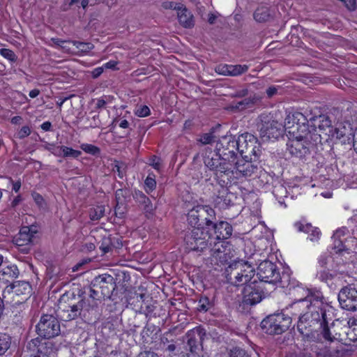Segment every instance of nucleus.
<instances>
[{
    "label": "nucleus",
    "mask_w": 357,
    "mask_h": 357,
    "mask_svg": "<svg viewBox=\"0 0 357 357\" xmlns=\"http://www.w3.org/2000/svg\"><path fill=\"white\" fill-rule=\"evenodd\" d=\"M307 295L292 303L291 307L301 311L297 329L305 342H310L321 335L326 342L342 340V335L335 328L340 324L333 321L329 324L328 315L324 309V296L319 291L307 289Z\"/></svg>",
    "instance_id": "nucleus-1"
},
{
    "label": "nucleus",
    "mask_w": 357,
    "mask_h": 357,
    "mask_svg": "<svg viewBox=\"0 0 357 357\" xmlns=\"http://www.w3.org/2000/svg\"><path fill=\"white\" fill-rule=\"evenodd\" d=\"M284 128L293 139L321 142V135L316 133L315 127L310 128L306 117L301 112L288 114L284 120Z\"/></svg>",
    "instance_id": "nucleus-2"
},
{
    "label": "nucleus",
    "mask_w": 357,
    "mask_h": 357,
    "mask_svg": "<svg viewBox=\"0 0 357 357\" xmlns=\"http://www.w3.org/2000/svg\"><path fill=\"white\" fill-rule=\"evenodd\" d=\"M255 268L248 261L234 260L226 267L225 278L228 283L236 286L248 284L255 275Z\"/></svg>",
    "instance_id": "nucleus-3"
},
{
    "label": "nucleus",
    "mask_w": 357,
    "mask_h": 357,
    "mask_svg": "<svg viewBox=\"0 0 357 357\" xmlns=\"http://www.w3.org/2000/svg\"><path fill=\"white\" fill-rule=\"evenodd\" d=\"M89 312V303L83 298L80 299L77 304L67 303L61 298L56 310L58 318L63 321H71L79 316L85 322H87Z\"/></svg>",
    "instance_id": "nucleus-4"
},
{
    "label": "nucleus",
    "mask_w": 357,
    "mask_h": 357,
    "mask_svg": "<svg viewBox=\"0 0 357 357\" xmlns=\"http://www.w3.org/2000/svg\"><path fill=\"white\" fill-rule=\"evenodd\" d=\"M204 163L210 170L214 172L220 185H228L231 183V178L234 174L231 163L222 160V158L217 154L215 158L205 156Z\"/></svg>",
    "instance_id": "nucleus-5"
},
{
    "label": "nucleus",
    "mask_w": 357,
    "mask_h": 357,
    "mask_svg": "<svg viewBox=\"0 0 357 357\" xmlns=\"http://www.w3.org/2000/svg\"><path fill=\"white\" fill-rule=\"evenodd\" d=\"M213 238L210 229L193 228L185 236L186 248L189 250L203 252L212 245Z\"/></svg>",
    "instance_id": "nucleus-6"
},
{
    "label": "nucleus",
    "mask_w": 357,
    "mask_h": 357,
    "mask_svg": "<svg viewBox=\"0 0 357 357\" xmlns=\"http://www.w3.org/2000/svg\"><path fill=\"white\" fill-rule=\"evenodd\" d=\"M215 220V211L208 206H197L188 214L189 224L193 227H202L211 229L213 222Z\"/></svg>",
    "instance_id": "nucleus-7"
},
{
    "label": "nucleus",
    "mask_w": 357,
    "mask_h": 357,
    "mask_svg": "<svg viewBox=\"0 0 357 357\" xmlns=\"http://www.w3.org/2000/svg\"><path fill=\"white\" fill-rule=\"evenodd\" d=\"M291 324V318L283 313L270 314L261 322L262 331L271 335H280L287 331Z\"/></svg>",
    "instance_id": "nucleus-8"
},
{
    "label": "nucleus",
    "mask_w": 357,
    "mask_h": 357,
    "mask_svg": "<svg viewBox=\"0 0 357 357\" xmlns=\"http://www.w3.org/2000/svg\"><path fill=\"white\" fill-rule=\"evenodd\" d=\"M238 152L244 159L256 161L261 154L260 144L255 136L248 132L241 135L238 139Z\"/></svg>",
    "instance_id": "nucleus-9"
},
{
    "label": "nucleus",
    "mask_w": 357,
    "mask_h": 357,
    "mask_svg": "<svg viewBox=\"0 0 357 357\" xmlns=\"http://www.w3.org/2000/svg\"><path fill=\"white\" fill-rule=\"evenodd\" d=\"M91 297L96 300H101L105 297H110L115 289L114 278L107 274L95 277L91 282Z\"/></svg>",
    "instance_id": "nucleus-10"
},
{
    "label": "nucleus",
    "mask_w": 357,
    "mask_h": 357,
    "mask_svg": "<svg viewBox=\"0 0 357 357\" xmlns=\"http://www.w3.org/2000/svg\"><path fill=\"white\" fill-rule=\"evenodd\" d=\"M215 151L217 155L227 162H234L238 152V142L232 135L222 136L216 143Z\"/></svg>",
    "instance_id": "nucleus-11"
},
{
    "label": "nucleus",
    "mask_w": 357,
    "mask_h": 357,
    "mask_svg": "<svg viewBox=\"0 0 357 357\" xmlns=\"http://www.w3.org/2000/svg\"><path fill=\"white\" fill-rule=\"evenodd\" d=\"M37 333L47 340L60 334L61 327L57 318L52 314H43L36 326Z\"/></svg>",
    "instance_id": "nucleus-12"
},
{
    "label": "nucleus",
    "mask_w": 357,
    "mask_h": 357,
    "mask_svg": "<svg viewBox=\"0 0 357 357\" xmlns=\"http://www.w3.org/2000/svg\"><path fill=\"white\" fill-rule=\"evenodd\" d=\"M264 298L263 287H261L260 283L254 281L243 287L240 305L245 309L260 303Z\"/></svg>",
    "instance_id": "nucleus-13"
},
{
    "label": "nucleus",
    "mask_w": 357,
    "mask_h": 357,
    "mask_svg": "<svg viewBox=\"0 0 357 357\" xmlns=\"http://www.w3.org/2000/svg\"><path fill=\"white\" fill-rule=\"evenodd\" d=\"M31 287L28 282L15 281L7 285L3 291V297L8 294L15 304L23 303L29 297Z\"/></svg>",
    "instance_id": "nucleus-14"
},
{
    "label": "nucleus",
    "mask_w": 357,
    "mask_h": 357,
    "mask_svg": "<svg viewBox=\"0 0 357 357\" xmlns=\"http://www.w3.org/2000/svg\"><path fill=\"white\" fill-rule=\"evenodd\" d=\"M340 256L335 257L321 256L318 259L319 268L317 271L316 278L322 282L328 283L333 280L337 275L336 266L333 262L338 259Z\"/></svg>",
    "instance_id": "nucleus-15"
},
{
    "label": "nucleus",
    "mask_w": 357,
    "mask_h": 357,
    "mask_svg": "<svg viewBox=\"0 0 357 357\" xmlns=\"http://www.w3.org/2000/svg\"><path fill=\"white\" fill-rule=\"evenodd\" d=\"M332 342H326L324 337L320 335L317 340H313L308 342L306 347H309L310 350L314 352L317 357H343L345 351L343 349L331 350L328 347V344Z\"/></svg>",
    "instance_id": "nucleus-16"
},
{
    "label": "nucleus",
    "mask_w": 357,
    "mask_h": 357,
    "mask_svg": "<svg viewBox=\"0 0 357 357\" xmlns=\"http://www.w3.org/2000/svg\"><path fill=\"white\" fill-rule=\"evenodd\" d=\"M268 116H261V125L258 126L260 137L266 140L278 139L283 135L284 125L275 120H266Z\"/></svg>",
    "instance_id": "nucleus-17"
},
{
    "label": "nucleus",
    "mask_w": 357,
    "mask_h": 357,
    "mask_svg": "<svg viewBox=\"0 0 357 357\" xmlns=\"http://www.w3.org/2000/svg\"><path fill=\"white\" fill-rule=\"evenodd\" d=\"M338 301L342 309L357 310V285L351 284L342 287L338 294Z\"/></svg>",
    "instance_id": "nucleus-18"
},
{
    "label": "nucleus",
    "mask_w": 357,
    "mask_h": 357,
    "mask_svg": "<svg viewBox=\"0 0 357 357\" xmlns=\"http://www.w3.org/2000/svg\"><path fill=\"white\" fill-rule=\"evenodd\" d=\"M26 349L31 353L30 357H51L54 353V344L51 341L36 337L26 344Z\"/></svg>",
    "instance_id": "nucleus-19"
},
{
    "label": "nucleus",
    "mask_w": 357,
    "mask_h": 357,
    "mask_svg": "<svg viewBox=\"0 0 357 357\" xmlns=\"http://www.w3.org/2000/svg\"><path fill=\"white\" fill-rule=\"evenodd\" d=\"M317 143L313 141L292 139L287 144V149L291 155L304 159L310 155Z\"/></svg>",
    "instance_id": "nucleus-20"
},
{
    "label": "nucleus",
    "mask_w": 357,
    "mask_h": 357,
    "mask_svg": "<svg viewBox=\"0 0 357 357\" xmlns=\"http://www.w3.org/2000/svg\"><path fill=\"white\" fill-rule=\"evenodd\" d=\"M259 279L264 282L276 284L280 277L277 265L268 260L261 262L257 268Z\"/></svg>",
    "instance_id": "nucleus-21"
},
{
    "label": "nucleus",
    "mask_w": 357,
    "mask_h": 357,
    "mask_svg": "<svg viewBox=\"0 0 357 357\" xmlns=\"http://www.w3.org/2000/svg\"><path fill=\"white\" fill-rule=\"evenodd\" d=\"M331 139H337L344 144H351L354 140V133L350 124H337L333 129L331 134H329Z\"/></svg>",
    "instance_id": "nucleus-22"
},
{
    "label": "nucleus",
    "mask_w": 357,
    "mask_h": 357,
    "mask_svg": "<svg viewBox=\"0 0 357 357\" xmlns=\"http://www.w3.org/2000/svg\"><path fill=\"white\" fill-rule=\"evenodd\" d=\"M248 69V65L220 64L215 68V72L225 76L236 77L246 73Z\"/></svg>",
    "instance_id": "nucleus-23"
},
{
    "label": "nucleus",
    "mask_w": 357,
    "mask_h": 357,
    "mask_svg": "<svg viewBox=\"0 0 357 357\" xmlns=\"http://www.w3.org/2000/svg\"><path fill=\"white\" fill-rule=\"evenodd\" d=\"M235 165L236 173L243 176H252L257 173L259 169L258 165L252 163L250 159H244L232 162V165Z\"/></svg>",
    "instance_id": "nucleus-24"
},
{
    "label": "nucleus",
    "mask_w": 357,
    "mask_h": 357,
    "mask_svg": "<svg viewBox=\"0 0 357 357\" xmlns=\"http://www.w3.org/2000/svg\"><path fill=\"white\" fill-rule=\"evenodd\" d=\"M347 231L348 230L346 227L340 228L335 231L332 237L334 241L333 249L335 250V255L340 257L350 254L349 249L345 247L341 239L342 237L345 236Z\"/></svg>",
    "instance_id": "nucleus-25"
},
{
    "label": "nucleus",
    "mask_w": 357,
    "mask_h": 357,
    "mask_svg": "<svg viewBox=\"0 0 357 357\" xmlns=\"http://www.w3.org/2000/svg\"><path fill=\"white\" fill-rule=\"evenodd\" d=\"M211 227L214 231L215 236H213V240L225 241L229 238L232 234V227L227 222L221 221L216 224L213 222Z\"/></svg>",
    "instance_id": "nucleus-26"
},
{
    "label": "nucleus",
    "mask_w": 357,
    "mask_h": 357,
    "mask_svg": "<svg viewBox=\"0 0 357 357\" xmlns=\"http://www.w3.org/2000/svg\"><path fill=\"white\" fill-rule=\"evenodd\" d=\"M276 11L274 8L266 6H259L253 14V17L259 23H264L275 17Z\"/></svg>",
    "instance_id": "nucleus-27"
},
{
    "label": "nucleus",
    "mask_w": 357,
    "mask_h": 357,
    "mask_svg": "<svg viewBox=\"0 0 357 357\" xmlns=\"http://www.w3.org/2000/svg\"><path fill=\"white\" fill-rule=\"evenodd\" d=\"M220 185V189L218 190L214 202L220 208H225L233 204L232 198L234 197V195L229 191L227 188V185Z\"/></svg>",
    "instance_id": "nucleus-28"
},
{
    "label": "nucleus",
    "mask_w": 357,
    "mask_h": 357,
    "mask_svg": "<svg viewBox=\"0 0 357 357\" xmlns=\"http://www.w3.org/2000/svg\"><path fill=\"white\" fill-rule=\"evenodd\" d=\"M36 233V231L29 227H23L14 238V242L19 247L28 245L33 242Z\"/></svg>",
    "instance_id": "nucleus-29"
},
{
    "label": "nucleus",
    "mask_w": 357,
    "mask_h": 357,
    "mask_svg": "<svg viewBox=\"0 0 357 357\" xmlns=\"http://www.w3.org/2000/svg\"><path fill=\"white\" fill-rule=\"evenodd\" d=\"M20 275L17 266L11 265L2 268L0 270V281L4 284L13 283L14 280Z\"/></svg>",
    "instance_id": "nucleus-30"
},
{
    "label": "nucleus",
    "mask_w": 357,
    "mask_h": 357,
    "mask_svg": "<svg viewBox=\"0 0 357 357\" xmlns=\"http://www.w3.org/2000/svg\"><path fill=\"white\" fill-rule=\"evenodd\" d=\"M177 16L178 22L185 29H190L195 26L194 16L184 5H183L182 8L178 10Z\"/></svg>",
    "instance_id": "nucleus-31"
},
{
    "label": "nucleus",
    "mask_w": 357,
    "mask_h": 357,
    "mask_svg": "<svg viewBox=\"0 0 357 357\" xmlns=\"http://www.w3.org/2000/svg\"><path fill=\"white\" fill-rule=\"evenodd\" d=\"M132 197L136 202L142 205L146 213H152L155 207L150 199L141 190H135L132 193Z\"/></svg>",
    "instance_id": "nucleus-32"
},
{
    "label": "nucleus",
    "mask_w": 357,
    "mask_h": 357,
    "mask_svg": "<svg viewBox=\"0 0 357 357\" xmlns=\"http://www.w3.org/2000/svg\"><path fill=\"white\" fill-rule=\"evenodd\" d=\"M99 201L97 204H93V208H91V220H97L100 219L105 213V194L103 191L100 192L98 195Z\"/></svg>",
    "instance_id": "nucleus-33"
},
{
    "label": "nucleus",
    "mask_w": 357,
    "mask_h": 357,
    "mask_svg": "<svg viewBox=\"0 0 357 357\" xmlns=\"http://www.w3.org/2000/svg\"><path fill=\"white\" fill-rule=\"evenodd\" d=\"M295 227L298 231L307 234L311 241H316L320 238V230L317 227H312L311 224L303 225L301 222H296Z\"/></svg>",
    "instance_id": "nucleus-34"
},
{
    "label": "nucleus",
    "mask_w": 357,
    "mask_h": 357,
    "mask_svg": "<svg viewBox=\"0 0 357 357\" xmlns=\"http://www.w3.org/2000/svg\"><path fill=\"white\" fill-rule=\"evenodd\" d=\"M335 323H339L340 324V328H335V330L343 335L341 340H348L351 342L357 341V326L354 328H350L349 326L342 327V324L340 321H336Z\"/></svg>",
    "instance_id": "nucleus-35"
},
{
    "label": "nucleus",
    "mask_w": 357,
    "mask_h": 357,
    "mask_svg": "<svg viewBox=\"0 0 357 357\" xmlns=\"http://www.w3.org/2000/svg\"><path fill=\"white\" fill-rule=\"evenodd\" d=\"M229 243L223 240H213L212 245L208 248L211 255L218 259L229 245Z\"/></svg>",
    "instance_id": "nucleus-36"
},
{
    "label": "nucleus",
    "mask_w": 357,
    "mask_h": 357,
    "mask_svg": "<svg viewBox=\"0 0 357 357\" xmlns=\"http://www.w3.org/2000/svg\"><path fill=\"white\" fill-rule=\"evenodd\" d=\"M112 240L113 239L109 236H103L101 241L97 242L96 245L91 241V250L98 246L99 249L102 250V254L107 253L114 248Z\"/></svg>",
    "instance_id": "nucleus-37"
},
{
    "label": "nucleus",
    "mask_w": 357,
    "mask_h": 357,
    "mask_svg": "<svg viewBox=\"0 0 357 357\" xmlns=\"http://www.w3.org/2000/svg\"><path fill=\"white\" fill-rule=\"evenodd\" d=\"M319 130L329 137V134H331L334 127L332 125V121L328 116L321 115L319 118Z\"/></svg>",
    "instance_id": "nucleus-38"
},
{
    "label": "nucleus",
    "mask_w": 357,
    "mask_h": 357,
    "mask_svg": "<svg viewBox=\"0 0 357 357\" xmlns=\"http://www.w3.org/2000/svg\"><path fill=\"white\" fill-rule=\"evenodd\" d=\"M254 98H246L241 101L232 102L229 108L233 111H242L252 107L255 104Z\"/></svg>",
    "instance_id": "nucleus-39"
},
{
    "label": "nucleus",
    "mask_w": 357,
    "mask_h": 357,
    "mask_svg": "<svg viewBox=\"0 0 357 357\" xmlns=\"http://www.w3.org/2000/svg\"><path fill=\"white\" fill-rule=\"evenodd\" d=\"M188 337L187 345L189 351L194 355H199L202 351V344L198 342L193 335H186Z\"/></svg>",
    "instance_id": "nucleus-40"
},
{
    "label": "nucleus",
    "mask_w": 357,
    "mask_h": 357,
    "mask_svg": "<svg viewBox=\"0 0 357 357\" xmlns=\"http://www.w3.org/2000/svg\"><path fill=\"white\" fill-rule=\"evenodd\" d=\"M295 281L291 280V277L289 273L282 272V274L280 273V277L276 284H278L282 288H287L291 290L292 288L295 287Z\"/></svg>",
    "instance_id": "nucleus-41"
},
{
    "label": "nucleus",
    "mask_w": 357,
    "mask_h": 357,
    "mask_svg": "<svg viewBox=\"0 0 357 357\" xmlns=\"http://www.w3.org/2000/svg\"><path fill=\"white\" fill-rule=\"evenodd\" d=\"M130 196V192L128 188H119L115 192L116 202L119 204H126Z\"/></svg>",
    "instance_id": "nucleus-42"
},
{
    "label": "nucleus",
    "mask_w": 357,
    "mask_h": 357,
    "mask_svg": "<svg viewBox=\"0 0 357 357\" xmlns=\"http://www.w3.org/2000/svg\"><path fill=\"white\" fill-rule=\"evenodd\" d=\"M196 335L199 337V342L201 343L207 338L206 330L202 326H197L186 333V335H193L194 337H195Z\"/></svg>",
    "instance_id": "nucleus-43"
},
{
    "label": "nucleus",
    "mask_w": 357,
    "mask_h": 357,
    "mask_svg": "<svg viewBox=\"0 0 357 357\" xmlns=\"http://www.w3.org/2000/svg\"><path fill=\"white\" fill-rule=\"evenodd\" d=\"M10 337L8 335L0 333V356L4 354L10 348Z\"/></svg>",
    "instance_id": "nucleus-44"
},
{
    "label": "nucleus",
    "mask_w": 357,
    "mask_h": 357,
    "mask_svg": "<svg viewBox=\"0 0 357 357\" xmlns=\"http://www.w3.org/2000/svg\"><path fill=\"white\" fill-rule=\"evenodd\" d=\"M223 253L220 256V257L217 259L222 264H230L232 262V257H234L232 250L231 248V245L229 244L228 247L225 250H222ZM234 260H233L234 261Z\"/></svg>",
    "instance_id": "nucleus-45"
},
{
    "label": "nucleus",
    "mask_w": 357,
    "mask_h": 357,
    "mask_svg": "<svg viewBox=\"0 0 357 357\" xmlns=\"http://www.w3.org/2000/svg\"><path fill=\"white\" fill-rule=\"evenodd\" d=\"M227 357H250V355L244 349L234 347L227 350Z\"/></svg>",
    "instance_id": "nucleus-46"
},
{
    "label": "nucleus",
    "mask_w": 357,
    "mask_h": 357,
    "mask_svg": "<svg viewBox=\"0 0 357 357\" xmlns=\"http://www.w3.org/2000/svg\"><path fill=\"white\" fill-rule=\"evenodd\" d=\"M81 155V151L73 149L65 146H61V155L63 157L78 158Z\"/></svg>",
    "instance_id": "nucleus-47"
},
{
    "label": "nucleus",
    "mask_w": 357,
    "mask_h": 357,
    "mask_svg": "<svg viewBox=\"0 0 357 357\" xmlns=\"http://www.w3.org/2000/svg\"><path fill=\"white\" fill-rule=\"evenodd\" d=\"M145 190L147 193L151 192L155 190L156 187V181L155 179V175L153 174H149L144 181Z\"/></svg>",
    "instance_id": "nucleus-48"
},
{
    "label": "nucleus",
    "mask_w": 357,
    "mask_h": 357,
    "mask_svg": "<svg viewBox=\"0 0 357 357\" xmlns=\"http://www.w3.org/2000/svg\"><path fill=\"white\" fill-rule=\"evenodd\" d=\"M0 54L11 62H15L17 59V56L15 52L9 49H0Z\"/></svg>",
    "instance_id": "nucleus-49"
},
{
    "label": "nucleus",
    "mask_w": 357,
    "mask_h": 357,
    "mask_svg": "<svg viewBox=\"0 0 357 357\" xmlns=\"http://www.w3.org/2000/svg\"><path fill=\"white\" fill-rule=\"evenodd\" d=\"M215 136L213 134V132H210L208 133H205L202 135L199 139V141L202 144H210L215 142Z\"/></svg>",
    "instance_id": "nucleus-50"
},
{
    "label": "nucleus",
    "mask_w": 357,
    "mask_h": 357,
    "mask_svg": "<svg viewBox=\"0 0 357 357\" xmlns=\"http://www.w3.org/2000/svg\"><path fill=\"white\" fill-rule=\"evenodd\" d=\"M31 128L28 126H22L16 133V137L22 139L31 134Z\"/></svg>",
    "instance_id": "nucleus-51"
},
{
    "label": "nucleus",
    "mask_w": 357,
    "mask_h": 357,
    "mask_svg": "<svg viewBox=\"0 0 357 357\" xmlns=\"http://www.w3.org/2000/svg\"><path fill=\"white\" fill-rule=\"evenodd\" d=\"M43 147L45 150L50 151L54 155L61 156V146H56L53 144L45 143Z\"/></svg>",
    "instance_id": "nucleus-52"
},
{
    "label": "nucleus",
    "mask_w": 357,
    "mask_h": 357,
    "mask_svg": "<svg viewBox=\"0 0 357 357\" xmlns=\"http://www.w3.org/2000/svg\"><path fill=\"white\" fill-rule=\"evenodd\" d=\"M210 305L209 299L207 297H202L199 301L197 309L199 311L206 312L208 310Z\"/></svg>",
    "instance_id": "nucleus-53"
},
{
    "label": "nucleus",
    "mask_w": 357,
    "mask_h": 357,
    "mask_svg": "<svg viewBox=\"0 0 357 357\" xmlns=\"http://www.w3.org/2000/svg\"><path fill=\"white\" fill-rule=\"evenodd\" d=\"M126 204H119L116 202L115 206V215L116 216L122 218L126 212Z\"/></svg>",
    "instance_id": "nucleus-54"
},
{
    "label": "nucleus",
    "mask_w": 357,
    "mask_h": 357,
    "mask_svg": "<svg viewBox=\"0 0 357 357\" xmlns=\"http://www.w3.org/2000/svg\"><path fill=\"white\" fill-rule=\"evenodd\" d=\"M183 4L181 3H176L173 1H165L162 3V7L164 9H172V10H176L178 11V10L182 8Z\"/></svg>",
    "instance_id": "nucleus-55"
},
{
    "label": "nucleus",
    "mask_w": 357,
    "mask_h": 357,
    "mask_svg": "<svg viewBox=\"0 0 357 357\" xmlns=\"http://www.w3.org/2000/svg\"><path fill=\"white\" fill-rule=\"evenodd\" d=\"M150 109L146 105L140 106L135 111V114L139 117H146L150 115Z\"/></svg>",
    "instance_id": "nucleus-56"
},
{
    "label": "nucleus",
    "mask_w": 357,
    "mask_h": 357,
    "mask_svg": "<svg viewBox=\"0 0 357 357\" xmlns=\"http://www.w3.org/2000/svg\"><path fill=\"white\" fill-rule=\"evenodd\" d=\"M150 165L156 170L161 168V159L155 155H152L149 159Z\"/></svg>",
    "instance_id": "nucleus-57"
},
{
    "label": "nucleus",
    "mask_w": 357,
    "mask_h": 357,
    "mask_svg": "<svg viewBox=\"0 0 357 357\" xmlns=\"http://www.w3.org/2000/svg\"><path fill=\"white\" fill-rule=\"evenodd\" d=\"M73 45L82 52H87L89 51V43H82L79 41H73Z\"/></svg>",
    "instance_id": "nucleus-58"
},
{
    "label": "nucleus",
    "mask_w": 357,
    "mask_h": 357,
    "mask_svg": "<svg viewBox=\"0 0 357 357\" xmlns=\"http://www.w3.org/2000/svg\"><path fill=\"white\" fill-rule=\"evenodd\" d=\"M95 105V108L97 109H100L105 108L106 105V100L103 98L92 100L91 101V105Z\"/></svg>",
    "instance_id": "nucleus-59"
},
{
    "label": "nucleus",
    "mask_w": 357,
    "mask_h": 357,
    "mask_svg": "<svg viewBox=\"0 0 357 357\" xmlns=\"http://www.w3.org/2000/svg\"><path fill=\"white\" fill-rule=\"evenodd\" d=\"M89 262V259H82L80 262L77 263L72 268L73 271L75 272L82 270L83 268V266L86 265Z\"/></svg>",
    "instance_id": "nucleus-60"
},
{
    "label": "nucleus",
    "mask_w": 357,
    "mask_h": 357,
    "mask_svg": "<svg viewBox=\"0 0 357 357\" xmlns=\"http://www.w3.org/2000/svg\"><path fill=\"white\" fill-rule=\"evenodd\" d=\"M345 6L351 11L355 10L356 8V0H343Z\"/></svg>",
    "instance_id": "nucleus-61"
},
{
    "label": "nucleus",
    "mask_w": 357,
    "mask_h": 357,
    "mask_svg": "<svg viewBox=\"0 0 357 357\" xmlns=\"http://www.w3.org/2000/svg\"><path fill=\"white\" fill-rule=\"evenodd\" d=\"M248 94V90L247 89H242L237 90L231 95L232 97L243 98L245 97Z\"/></svg>",
    "instance_id": "nucleus-62"
},
{
    "label": "nucleus",
    "mask_w": 357,
    "mask_h": 357,
    "mask_svg": "<svg viewBox=\"0 0 357 357\" xmlns=\"http://www.w3.org/2000/svg\"><path fill=\"white\" fill-rule=\"evenodd\" d=\"M136 357H159L158 355L152 351H144L140 352Z\"/></svg>",
    "instance_id": "nucleus-63"
},
{
    "label": "nucleus",
    "mask_w": 357,
    "mask_h": 357,
    "mask_svg": "<svg viewBox=\"0 0 357 357\" xmlns=\"http://www.w3.org/2000/svg\"><path fill=\"white\" fill-rule=\"evenodd\" d=\"M220 16V15L218 13H208V22L210 24H214L218 17Z\"/></svg>",
    "instance_id": "nucleus-64"
}]
</instances>
